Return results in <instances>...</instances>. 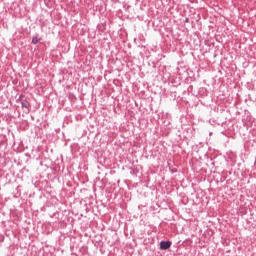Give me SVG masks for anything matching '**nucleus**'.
<instances>
[{
  "label": "nucleus",
  "mask_w": 256,
  "mask_h": 256,
  "mask_svg": "<svg viewBox=\"0 0 256 256\" xmlns=\"http://www.w3.org/2000/svg\"><path fill=\"white\" fill-rule=\"evenodd\" d=\"M39 41H40V39L37 38V37H34V38L32 39L33 45H37V43H39Z\"/></svg>",
  "instance_id": "nucleus-3"
},
{
  "label": "nucleus",
  "mask_w": 256,
  "mask_h": 256,
  "mask_svg": "<svg viewBox=\"0 0 256 256\" xmlns=\"http://www.w3.org/2000/svg\"><path fill=\"white\" fill-rule=\"evenodd\" d=\"M22 107H24L25 109H29V107H31V104H29L27 100H24L22 101Z\"/></svg>",
  "instance_id": "nucleus-2"
},
{
  "label": "nucleus",
  "mask_w": 256,
  "mask_h": 256,
  "mask_svg": "<svg viewBox=\"0 0 256 256\" xmlns=\"http://www.w3.org/2000/svg\"><path fill=\"white\" fill-rule=\"evenodd\" d=\"M171 247V242L169 241H162L160 243V249H162L163 251H167V249H169Z\"/></svg>",
  "instance_id": "nucleus-1"
}]
</instances>
